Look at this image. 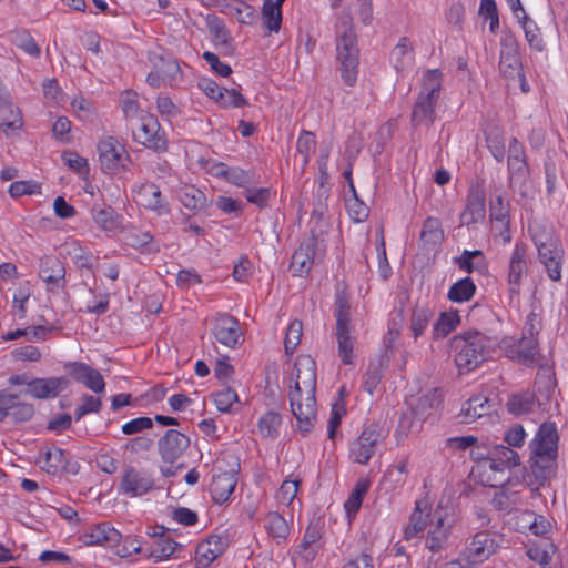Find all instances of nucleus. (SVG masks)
I'll return each mask as SVG.
<instances>
[{
    "label": "nucleus",
    "instance_id": "1",
    "mask_svg": "<svg viewBox=\"0 0 568 568\" xmlns=\"http://www.w3.org/2000/svg\"><path fill=\"white\" fill-rule=\"evenodd\" d=\"M496 346L495 337L479 331H467L450 339L454 361L459 374L469 373L490 358Z\"/></svg>",
    "mask_w": 568,
    "mask_h": 568
},
{
    "label": "nucleus",
    "instance_id": "2",
    "mask_svg": "<svg viewBox=\"0 0 568 568\" xmlns=\"http://www.w3.org/2000/svg\"><path fill=\"white\" fill-rule=\"evenodd\" d=\"M336 54L343 81L352 87L355 84L359 64V49L354 30L353 17L342 11L337 18Z\"/></svg>",
    "mask_w": 568,
    "mask_h": 568
},
{
    "label": "nucleus",
    "instance_id": "3",
    "mask_svg": "<svg viewBox=\"0 0 568 568\" xmlns=\"http://www.w3.org/2000/svg\"><path fill=\"white\" fill-rule=\"evenodd\" d=\"M442 80L443 73L438 69L427 70L424 73L422 90L412 111V124L414 126H429L435 121Z\"/></svg>",
    "mask_w": 568,
    "mask_h": 568
},
{
    "label": "nucleus",
    "instance_id": "4",
    "mask_svg": "<svg viewBox=\"0 0 568 568\" xmlns=\"http://www.w3.org/2000/svg\"><path fill=\"white\" fill-rule=\"evenodd\" d=\"M335 338L338 356L344 365H352L355 358V336L352 335L351 304L344 293L335 296Z\"/></svg>",
    "mask_w": 568,
    "mask_h": 568
},
{
    "label": "nucleus",
    "instance_id": "5",
    "mask_svg": "<svg viewBox=\"0 0 568 568\" xmlns=\"http://www.w3.org/2000/svg\"><path fill=\"white\" fill-rule=\"evenodd\" d=\"M292 381L293 385L290 386L288 398L297 400L300 397L298 386H305L304 405H306V414H311L312 407L315 405L316 392V363L312 356H297L294 364Z\"/></svg>",
    "mask_w": 568,
    "mask_h": 568
},
{
    "label": "nucleus",
    "instance_id": "6",
    "mask_svg": "<svg viewBox=\"0 0 568 568\" xmlns=\"http://www.w3.org/2000/svg\"><path fill=\"white\" fill-rule=\"evenodd\" d=\"M99 162L102 171L106 174H116L128 171L131 159L125 146L114 136L102 139L97 146Z\"/></svg>",
    "mask_w": 568,
    "mask_h": 568
},
{
    "label": "nucleus",
    "instance_id": "7",
    "mask_svg": "<svg viewBox=\"0 0 568 568\" xmlns=\"http://www.w3.org/2000/svg\"><path fill=\"white\" fill-rule=\"evenodd\" d=\"M454 524L453 516L447 508L438 506L429 521V530L426 536L425 546L433 552L440 551L447 544Z\"/></svg>",
    "mask_w": 568,
    "mask_h": 568
},
{
    "label": "nucleus",
    "instance_id": "8",
    "mask_svg": "<svg viewBox=\"0 0 568 568\" xmlns=\"http://www.w3.org/2000/svg\"><path fill=\"white\" fill-rule=\"evenodd\" d=\"M134 140L155 151L163 152L168 149V141L164 132L161 131L158 119L150 113L140 116L139 128L133 132Z\"/></svg>",
    "mask_w": 568,
    "mask_h": 568
},
{
    "label": "nucleus",
    "instance_id": "9",
    "mask_svg": "<svg viewBox=\"0 0 568 568\" xmlns=\"http://www.w3.org/2000/svg\"><path fill=\"white\" fill-rule=\"evenodd\" d=\"M381 439L382 435L377 425L366 426L359 436L351 443L349 458L354 463L366 465L375 454Z\"/></svg>",
    "mask_w": 568,
    "mask_h": 568
},
{
    "label": "nucleus",
    "instance_id": "10",
    "mask_svg": "<svg viewBox=\"0 0 568 568\" xmlns=\"http://www.w3.org/2000/svg\"><path fill=\"white\" fill-rule=\"evenodd\" d=\"M154 486V479L148 470L128 466L121 477L119 490L130 497H140L153 490Z\"/></svg>",
    "mask_w": 568,
    "mask_h": 568
},
{
    "label": "nucleus",
    "instance_id": "11",
    "mask_svg": "<svg viewBox=\"0 0 568 568\" xmlns=\"http://www.w3.org/2000/svg\"><path fill=\"white\" fill-rule=\"evenodd\" d=\"M486 215V192L483 185L476 183L469 187L466 205L459 215L462 226L480 223Z\"/></svg>",
    "mask_w": 568,
    "mask_h": 568
},
{
    "label": "nucleus",
    "instance_id": "12",
    "mask_svg": "<svg viewBox=\"0 0 568 568\" xmlns=\"http://www.w3.org/2000/svg\"><path fill=\"white\" fill-rule=\"evenodd\" d=\"M190 444L191 440L185 434L169 429L158 440V452L164 463L172 465L184 454Z\"/></svg>",
    "mask_w": 568,
    "mask_h": 568
},
{
    "label": "nucleus",
    "instance_id": "13",
    "mask_svg": "<svg viewBox=\"0 0 568 568\" xmlns=\"http://www.w3.org/2000/svg\"><path fill=\"white\" fill-rule=\"evenodd\" d=\"M503 344L506 349V356L513 361H517L526 366H532L539 361L538 343L535 337L523 335L518 343L509 338L504 339Z\"/></svg>",
    "mask_w": 568,
    "mask_h": 568
},
{
    "label": "nucleus",
    "instance_id": "14",
    "mask_svg": "<svg viewBox=\"0 0 568 568\" xmlns=\"http://www.w3.org/2000/svg\"><path fill=\"white\" fill-rule=\"evenodd\" d=\"M526 245L516 243L508 262L507 284L510 297L518 296L527 273Z\"/></svg>",
    "mask_w": 568,
    "mask_h": 568
},
{
    "label": "nucleus",
    "instance_id": "15",
    "mask_svg": "<svg viewBox=\"0 0 568 568\" xmlns=\"http://www.w3.org/2000/svg\"><path fill=\"white\" fill-rule=\"evenodd\" d=\"M212 334L220 344L230 348L239 345L242 336L239 321L229 314H219L214 318Z\"/></svg>",
    "mask_w": 568,
    "mask_h": 568
},
{
    "label": "nucleus",
    "instance_id": "16",
    "mask_svg": "<svg viewBox=\"0 0 568 568\" xmlns=\"http://www.w3.org/2000/svg\"><path fill=\"white\" fill-rule=\"evenodd\" d=\"M121 539V532L109 523L92 525L80 536V540L87 546H102L106 548L119 546Z\"/></svg>",
    "mask_w": 568,
    "mask_h": 568
},
{
    "label": "nucleus",
    "instance_id": "17",
    "mask_svg": "<svg viewBox=\"0 0 568 568\" xmlns=\"http://www.w3.org/2000/svg\"><path fill=\"white\" fill-rule=\"evenodd\" d=\"M64 368L78 383L83 384L88 389L99 394L103 393L105 382L101 373L83 362H70Z\"/></svg>",
    "mask_w": 568,
    "mask_h": 568
},
{
    "label": "nucleus",
    "instance_id": "18",
    "mask_svg": "<svg viewBox=\"0 0 568 568\" xmlns=\"http://www.w3.org/2000/svg\"><path fill=\"white\" fill-rule=\"evenodd\" d=\"M555 460L556 457L547 455H534L531 457L530 473L524 477V480L530 488L531 493L536 494L539 488L550 479L554 474Z\"/></svg>",
    "mask_w": 568,
    "mask_h": 568
},
{
    "label": "nucleus",
    "instance_id": "19",
    "mask_svg": "<svg viewBox=\"0 0 568 568\" xmlns=\"http://www.w3.org/2000/svg\"><path fill=\"white\" fill-rule=\"evenodd\" d=\"M39 276L47 283L50 292L65 287V267L57 256L50 255L41 260Z\"/></svg>",
    "mask_w": 568,
    "mask_h": 568
},
{
    "label": "nucleus",
    "instance_id": "20",
    "mask_svg": "<svg viewBox=\"0 0 568 568\" xmlns=\"http://www.w3.org/2000/svg\"><path fill=\"white\" fill-rule=\"evenodd\" d=\"M497 549L495 538L488 531H479L466 548V557L470 564L487 560Z\"/></svg>",
    "mask_w": 568,
    "mask_h": 568
},
{
    "label": "nucleus",
    "instance_id": "21",
    "mask_svg": "<svg viewBox=\"0 0 568 568\" xmlns=\"http://www.w3.org/2000/svg\"><path fill=\"white\" fill-rule=\"evenodd\" d=\"M558 434L555 424L544 423L531 443V453L536 456L557 457Z\"/></svg>",
    "mask_w": 568,
    "mask_h": 568
},
{
    "label": "nucleus",
    "instance_id": "22",
    "mask_svg": "<svg viewBox=\"0 0 568 568\" xmlns=\"http://www.w3.org/2000/svg\"><path fill=\"white\" fill-rule=\"evenodd\" d=\"M499 70L506 78H524L518 45L511 38L501 41Z\"/></svg>",
    "mask_w": 568,
    "mask_h": 568
},
{
    "label": "nucleus",
    "instance_id": "23",
    "mask_svg": "<svg viewBox=\"0 0 568 568\" xmlns=\"http://www.w3.org/2000/svg\"><path fill=\"white\" fill-rule=\"evenodd\" d=\"M493 227L498 232V236L505 244L511 240L509 231V203L505 202L501 195H497L490 201L489 206Z\"/></svg>",
    "mask_w": 568,
    "mask_h": 568
},
{
    "label": "nucleus",
    "instance_id": "24",
    "mask_svg": "<svg viewBox=\"0 0 568 568\" xmlns=\"http://www.w3.org/2000/svg\"><path fill=\"white\" fill-rule=\"evenodd\" d=\"M316 240L308 239L301 243L292 256L290 268L295 276H305L310 273L315 258Z\"/></svg>",
    "mask_w": 568,
    "mask_h": 568
},
{
    "label": "nucleus",
    "instance_id": "25",
    "mask_svg": "<svg viewBox=\"0 0 568 568\" xmlns=\"http://www.w3.org/2000/svg\"><path fill=\"white\" fill-rule=\"evenodd\" d=\"M227 540L224 537L212 535L200 542L195 550L197 565L210 566L215 559L224 554Z\"/></svg>",
    "mask_w": 568,
    "mask_h": 568
},
{
    "label": "nucleus",
    "instance_id": "26",
    "mask_svg": "<svg viewBox=\"0 0 568 568\" xmlns=\"http://www.w3.org/2000/svg\"><path fill=\"white\" fill-rule=\"evenodd\" d=\"M508 171L510 181H524L528 173V164L524 146L516 138H513L508 148Z\"/></svg>",
    "mask_w": 568,
    "mask_h": 568
},
{
    "label": "nucleus",
    "instance_id": "27",
    "mask_svg": "<svg viewBox=\"0 0 568 568\" xmlns=\"http://www.w3.org/2000/svg\"><path fill=\"white\" fill-rule=\"evenodd\" d=\"M28 394L38 399L57 397L67 386L63 377L34 378L27 383Z\"/></svg>",
    "mask_w": 568,
    "mask_h": 568
},
{
    "label": "nucleus",
    "instance_id": "28",
    "mask_svg": "<svg viewBox=\"0 0 568 568\" xmlns=\"http://www.w3.org/2000/svg\"><path fill=\"white\" fill-rule=\"evenodd\" d=\"M433 516L432 509L425 500H417L409 516V523L404 528V538L410 540L422 534L428 526Z\"/></svg>",
    "mask_w": 568,
    "mask_h": 568
},
{
    "label": "nucleus",
    "instance_id": "29",
    "mask_svg": "<svg viewBox=\"0 0 568 568\" xmlns=\"http://www.w3.org/2000/svg\"><path fill=\"white\" fill-rule=\"evenodd\" d=\"M237 484L236 473L221 471L213 476L210 485V493L215 504H223L229 500Z\"/></svg>",
    "mask_w": 568,
    "mask_h": 568
},
{
    "label": "nucleus",
    "instance_id": "30",
    "mask_svg": "<svg viewBox=\"0 0 568 568\" xmlns=\"http://www.w3.org/2000/svg\"><path fill=\"white\" fill-rule=\"evenodd\" d=\"M300 397L297 400L290 399L291 410L297 420V428L302 434H307L314 427L316 422V404L312 407L311 414H306V405H304L305 386H298Z\"/></svg>",
    "mask_w": 568,
    "mask_h": 568
},
{
    "label": "nucleus",
    "instance_id": "31",
    "mask_svg": "<svg viewBox=\"0 0 568 568\" xmlns=\"http://www.w3.org/2000/svg\"><path fill=\"white\" fill-rule=\"evenodd\" d=\"M530 231L541 263L548 262V258H564L562 247L550 233H537V231L531 227Z\"/></svg>",
    "mask_w": 568,
    "mask_h": 568
},
{
    "label": "nucleus",
    "instance_id": "32",
    "mask_svg": "<svg viewBox=\"0 0 568 568\" xmlns=\"http://www.w3.org/2000/svg\"><path fill=\"white\" fill-rule=\"evenodd\" d=\"M90 213L97 226L104 232H114L121 227V219L111 206L93 205Z\"/></svg>",
    "mask_w": 568,
    "mask_h": 568
},
{
    "label": "nucleus",
    "instance_id": "33",
    "mask_svg": "<svg viewBox=\"0 0 568 568\" xmlns=\"http://www.w3.org/2000/svg\"><path fill=\"white\" fill-rule=\"evenodd\" d=\"M556 387V379L554 374L548 368H542L537 373L535 381V398L539 406L548 403Z\"/></svg>",
    "mask_w": 568,
    "mask_h": 568
},
{
    "label": "nucleus",
    "instance_id": "34",
    "mask_svg": "<svg viewBox=\"0 0 568 568\" xmlns=\"http://www.w3.org/2000/svg\"><path fill=\"white\" fill-rule=\"evenodd\" d=\"M390 61L397 71H404L414 63V45L409 38L402 37L390 52Z\"/></svg>",
    "mask_w": 568,
    "mask_h": 568
},
{
    "label": "nucleus",
    "instance_id": "35",
    "mask_svg": "<svg viewBox=\"0 0 568 568\" xmlns=\"http://www.w3.org/2000/svg\"><path fill=\"white\" fill-rule=\"evenodd\" d=\"M489 400L483 395L470 397L459 413L460 422L470 424L476 419L489 414Z\"/></svg>",
    "mask_w": 568,
    "mask_h": 568
},
{
    "label": "nucleus",
    "instance_id": "36",
    "mask_svg": "<svg viewBox=\"0 0 568 568\" xmlns=\"http://www.w3.org/2000/svg\"><path fill=\"white\" fill-rule=\"evenodd\" d=\"M264 528L267 535L280 545L284 542L290 535V527L286 519L276 511H270L264 517Z\"/></svg>",
    "mask_w": 568,
    "mask_h": 568
},
{
    "label": "nucleus",
    "instance_id": "37",
    "mask_svg": "<svg viewBox=\"0 0 568 568\" xmlns=\"http://www.w3.org/2000/svg\"><path fill=\"white\" fill-rule=\"evenodd\" d=\"M434 316V308L427 303H416L410 315L409 328L414 335V338H418L428 327L429 322Z\"/></svg>",
    "mask_w": 568,
    "mask_h": 568
},
{
    "label": "nucleus",
    "instance_id": "38",
    "mask_svg": "<svg viewBox=\"0 0 568 568\" xmlns=\"http://www.w3.org/2000/svg\"><path fill=\"white\" fill-rule=\"evenodd\" d=\"M22 126L20 110L7 98L0 102V130L6 134Z\"/></svg>",
    "mask_w": 568,
    "mask_h": 568
},
{
    "label": "nucleus",
    "instance_id": "39",
    "mask_svg": "<svg viewBox=\"0 0 568 568\" xmlns=\"http://www.w3.org/2000/svg\"><path fill=\"white\" fill-rule=\"evenodd\" d=\"M138 197L140 203L150 210H154L159 213L166 211L162 193L159 186L153 183L142 184L139 189Z\"/></svg>",
    "mask_w": 568,
    "mask_h": 568
},
{
    "label": "nucleus",
    "instance_id": "40",
    "mask_svg": "<svg viewBox=\"0 0 568 568\" xmlns=\"http://www.w3.org/2000/svg\"><path fill=\"white\" fill-rule=\"evenodd\" d=\"M444 240V231L442 223L437 217H427L424 221L423 229L420 232V241L425 246L435 247L439 245Z\"/></svg>",
    "mask_w": 568,
    "mask_h": 568
},
{
    "label": "nucleus",
    "instance_id": "41",
    "mask_svg": "<svg viewBox=\"0 0 568 568\" xmlns=\"http://www.w3.org/2000/svg\"><path fill=\"white\" fill-rule=\"evenodd\" d=\"M182 205L191 211H201L207 204L205 194L193 185H185L179 191Z\"/></svg>",
    "mask_w": 568,
    "mask_h": 568
},
{
    "label": "nucleus",
    "instance_id": "42",
    "mask_svg": "<svg viewBox=\"0 0 568 568\" xmlns=\"http://www.w3.org/2000/svg\"><path fill=\"white\" fill-rule=\"evenodd\" d=\"M150 61L154 69L162 75V81H171L180 73V65L170 55L164 57L158 53L150 54Z\"/></svg>",
    "mask_w": 568,
    "mask_h": 568
},
{
    "label": "nucleus",
    "instance_id": "43",
    "mask_svg": "<svg viewBox=\"0 0 568 568\" xmlns=\"http://www.w3.org/2000/svg\"><path fill=\"white\" fill-rule=\"evenodd\" d=\"M41 469L50 475L58 474L65 466L64 453L61 448H49L43 453V457L38 459Z\"/></svg>",
    "mask_w": 568,
    "mask_h": 568
},
{
    "label": "nucleus",
    "instance_id": "44",
    "mask_svg": "<svg viewBox=\"0 0 568 568\" xmlns=\"http://www.w3.org/2000/svg\"><path fill=\"white\" fill-rule=\"evenodd\" d=\"M257 426L262 437L275 439L280 435L282 416L275 410H268L261 416Z\"/></svg>",
    "mask_w": 568,
    "mask_h": 568
},
{
    "label": "nucleus",
    "instance_id": "45",
    "mask_svg": "<svg viewBox=\"0 0 568 568\" xmlns=\"http://www.w3.org/2000/svg\"><path fill=\"white\" fill-rule=\"evenodd\" d=\"M475 292L476 285L473 280L470 277H464L450 286L447 297L452 302L464 303L469 301Z\"/></svg>",
    "mask_w": 568,
    "mask_h": 568
},
{
    "label": "nucleus",
    "instance_id": "46",
    "mask_svg": "<svg viewBox=\"0 0 568 568\" xmlns=\"http://www.w3.org/2000/svg\"><path fill=\"white\" fill-rule=\"evenodd\" d=\"M460 322L457 311L444 312L433 327L434 338H444L452 333Z\"/></svg>",
    "mask_w": 568,
    "mask_h": 568
},
{
    "label": "nucleus",
    "instance_id": "47",
    "mask_svg": "<svg viewBox=\"0 0 568 568\" xmlns=\"http://www.w3.org/2000/svg\"><path fill=\"white\" fill-rule=\"evenodd\" d=\"M10 41L31 57L38 58L41 54L40 47L27 30L20 29L12 31L10 33Z\"/></svg>",
    "mask_w": 568,
    "mask_h": 568
},
{
    "label": "nucleus",
    "instance_id": "48",
    "mask_svg": "<svg viewBox=\"0 0 568 568\" xmlns=\"http://www.w3.org/2000/svg\"><path fill=\"white\" fill-rule=\"evenodd\" d=\"M456 263L459 268L468 273H471L474 270H484L486 267L485 256L480 250H465L462 255L456 258Z\"/></svg>",
    "mask_w": 568,
    "mask_h": 568
},
{
    "label": "nucleus",
    "instance_id": "49",
    "mask_svg": "<svg viewBox=\"0 0 568 568\" xmlns=\"http://www.w3.org/2000/svg\"><path fill=\"white\" fill-rule=\"evenodd\" d=\"M315 135L310 131H302L296 143V152L301 156L302 170L308 164L311 155L315 152Z\"/></svg>",
    "mask_w": 568,
    "mask_h": 568
},
{
    "label": "nucleus",
    "instance_id": "50",
    "mask_svg": "<svg viewBox=\"0 0 568 568\" xmlns=\"http://www.w3.org/2000/svg\"><path fill=\"white\" fill-rule=\"evenodd\" d=\"M518 21L524 29L525 37L529 45L537 51H542L544 41L537 24L526 14L525 11H523V17Z\"/></svg>",
    "mask_w": 568,
    "mask_h": 568
},
{
    "label": "nucleus",
    "instance_id": "51",
    "mask_svg": "<svg viewBox=\"0 0 568 568\" xmlns=\"http://www.w3.org/2000/svg\"><path fill=\"white\" fill-rule=\"evenodd\" d=\"M262 14L265 27L271 32H278L282 23V9L277 4H272L270 0H264Z\"/></svg>",
    "mask_w": 568,
    "mask_h": 568
},
{
    "label": "nucleus",
    "instance_id": "52",
    "mask_svg": "<svg viewBox=\"0 0 568 568\" xmlns=\"http://www.w3.org/2000/svg\"><path fill=\"white\" fill-rule=\"evenodd\" d=\"M180 545L171 538H156L150 551V556L156 560L170 558Z\"/></svg>",
    "mask_w": 568,
    "mask_h": 568
},
{
    "label": "nucleus",
    "instance_id": "53",
    "mask_svg": "<svg viewBox=\"0 0 568 568\" xmlns=\"http://www.w3.org/2000/svg\"><path fill=\"white\" fill-rule=\"evenodd\" d=\"M302 334L303 323L300 320L292 321L286 329L284 338V348L287 355L295 352L297 345L301 343Z\"/></svg>",
    "mask_w": 568,
    "mask_h": 568
},
{
    "label": "nucleus",
    "instance_id": "54",
    "mask_svg": "<svg viewBox=\"0 0 568 568\" xmlns=\"http://www.w3.org/2000/svg\"><path fill=\"white\" fill-rule=\"evenodd\" d=\"M383 376V363L382 361L371 362L367 366L365 376H364V389L372 395L373 392L378 386Z\"/></svg>",
    "mask_w": 568,
    "mask_h": 568
},
{
    "label": "nucleus",
    "instance_id": "55",
    "mask_svg": "<svg viewBox=\"0 0 568 568\" xmlns=\"http://www.w3.org/2000/svg\"><path fill=\"white\" fill-rule=\"evenodd\" d=\"M536 402L535 395H514L507 403L508 410L514 415H521L530 412Z\"/></svg>",
    "mask_w": 568,
    "mask_h": 568
},
{
    "label": "nucleus",
    "instance_id": "56",
    "mask_svg": "<svg viewBox=\"0 0 568 568\" xmlns=\"http://www.w3.org/2000/svg\"><path fill=\"white\" fill-rule=\"evenodd\" d=\"M488 457L494 458L498 463L507 464L511 467L519 465V456L517 452L505 445H495L488 453Z\"/></svg>",
    "mask_w": 568,
    "mask_h": 568
},
{
    "label": "nucleus",
    "instance_id": "57",
    "mask_svg": "<svg viewBox=\"0 0 568 568\" xmlns=\"http://www.w3.org/2000/svg\"><path fill=\"white\" fill-rule=\"evenodd\" d=\"M102 408V402L99 397L84 394L81 397V404L74 410L75 420H80L83 416L91 413H99Z\"/></svg>",
    "mask_w": 568,
    "mask_h": 568
},
{
    "label": "nucleus",
    "instance_id": "58",
    "mask_svg": "<svg viewBox=\"0 0 568 568\" xmlns=\"http://www.w3.org/2000/svg\"><path fill=\"white\" fill-rule=\"evenodd\" d=\"M367 490L368 484L366 481H358L356 484L354 490L352 491L351 496L348 497L344 505L348 516L357 513Z\"/></svg>",
    "mask_w": 568,
    "mask_h": 568
},
{
    "label": "nucleus",
    "instance_id": "59",
    "mask_svg": "<svg viewBox=\"0 0 568 568\" xmlns=\"http://www.w3.org/2000/svg\"><path fill=\"white\" fill-rule=\"evenodd\" d=\"M489 469L494 473V478H488V485L491 487L503 486L508 478L505 477V470L510 469L511 466L503 463H498L494 458L487 457V462Z\"/></svg>",
    "mask_w": 568,
    "mask_h": 568
},
{
    "label": "nucleus",
    "instance_id": "60",
    "mask_svg": "<svg viewBox=\"0 0 568 568\" xmlns=\"http://www.w3.org/2000/svg\"><path fill=\"white\" fill-rule=\"evenodd\" d=\"M34 414V408L31 404L21 403L19 397L14 395V403L10 407L9 415L16 423H22L29 420Z\"/></svg>",
    "mask_w": 568,
    "mask_h": 568
},
{
    "label": "nucleus",
    "instance_id": "61",
    "mask_svg": "<svg viewBox=\"0 0 568 568\" xmlns=\"http://www.w3.org/2000/svg\"><path fill=\"white\" fill-rule=\"evenodd\" d=\"M268 187H245L243 191L244 197L247 202L255 204L258 207H265L270 199Z\"/></svg>",
    "mask_w": 568,
    "mask_h": 568
},
{
    "label": "nucleus",
    "instance_id": "62",
    "mask_svg": "<svg viewBox=\"0 0 568 568\" xmlns=\"http://www.w3.org/2000/svg\"><path fill=\"white\" fill-rule=\"evenodd\" d=\"M216 102L222 106L234 108L244 106L247 103L246 99L235 89H223Z\"/></svg>",
    "mask_w": 568,
    "mask_h": 568
},
{
    "label": "nucleus",
    "instance_id": "63",
    "mask_svg": "<svg viewBox=\"0 0 568 568\" xmlns=\"http://www.w3.org/2000/svg\"><path fill=\"white\" fill-rule=\"evenodd\" d=\"M346 207L355 222H362L368 216V207L358 197L346 199Z\"/></svg>",
    "mask_w": 568,
    "mask_h": 568
},
{
    "label": "nucleus",
    "instance_id": "64",
    "mask_svg": "<svg viewBox=\"0 0 568 568\" xmlns=\"http://www.w3.org/2000/svg\"><path fill=\"white\" fill-rule=\"evenodd\" d=\"M153 237L149 232L131 230L125 234V243L134 248H144L151 244Z\"/></svg>",
    "mask_w": 568,
    "mask_h": 568
}]
</instances>
